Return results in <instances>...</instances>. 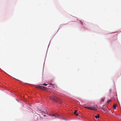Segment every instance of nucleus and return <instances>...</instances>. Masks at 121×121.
I'll return each instance as SVG.
<instances>
[{
	"mask_svg": "<svg viewBox=\"0 0 121 121\" xmlns=\"http://www.w3.org/2000/svg\"><path fill=\"white\" fill-rule=\"evenodd\" d=\"M37 87L40 89H43V90H45L46 89V87H44L43 86H37Z\"/></svg>",
	"mask_w": 121,
	"mask_h": 121,
	"instance_id": "obj_4",
	"label": "nucleus"
},
{
	"mask_svg": "<svg viewBox=\"0 0 121 121\" xmlns=\"http://www.w3.org/2000/svg\"><path fill=\"white\" fill-rule=\"evenodd\" d=\"M77 112V111L76 110L74 112V114H76V116H78V113H76Z\"/></svg>",
	"mask_w": 121,
	"mask_h": 121,
	"instance_id": "obj_7",
	"label": "nucleus"
},
{
	"mask_svg": "<svg viewBox=\"0 0 121 121\" xmlns=\"http://www.w3.org/2000/svg\"><path fill=\"white\" fill-rule=\"evenodd\" d=\"M50 99L51 100L55 101L57 103L60 104L62 103L60 102V99L54 96H53L52 97H51Z\"/></svg>",
	"mask_w": 121,
	"mask_h": 121,
	"instance_id": "obj_1",
	"label": "nucleus"
},
{
	"mask_svg": "<svg viewBox=\"0 0 121 121\" xmlns=\"http://www.w3.org/2000/svg\"><path fill=\"white\" fill-rule=\"evenodd\" d=\"M49 115L50 116H54L55 117H59V116L57 114H53V115H52V114H49Z\"/></svg>",
	"mask_w": 121,
	"mask_h": 121,
	"instance_id": "obj_6",
	"label": "nucleus"
},
{
	"mask_svg": "<svg viewBox=\"0 0 121 121\" xmlns=\"http://www.w3.org/2000/svg\"><path fill=\"white\" fill-rule=\"evenodd\" d=\"M39 111H40L41 113H43V110H40Z\"/></svg>",
	"mask_w": 121,
	"mask_h": 121,
	"instance_id": "obj_11",
	"label": "nucleus"
},
{
	"mask_svg": "<svg viewBox=\"0 0 121 121\" xmlns=\"http://www.w3.org/2000/svg\"><path fill=\"white\" fill-rule=\"evenodd\" d=\"M85 108H86L88 109H92L94 110H97V109L96 108L93 107H85Z\"/></svg>",
	"mask_w": 121,
	"mask_h": 121,
	"instance_id": "obj_3",
	"label": "nucleus"
},
{
	"mask_svg": "<svg viewBox=\"0 0 121 121\" xmlns=\"http://www.w3.org/2000/svg\"><path fill=\"white\" fill-rule=\"evenodd\" d=\"M40 117V115L39 114L35 113L34 115V118L35 120H37L39 119V118Z\"/></svg>",
	"mask_w": 121,
	"mask_h": 121,
	"instance_id": "obj_2",
	"label": "nucleus"
},
{
	"mask_svg": "<svg viewBox=\"0 0 121 121\" xmlns=\"http://www.w3.org/2000/svg\"><path fill=\"white\" fill-rule=\"evenodd\" d=\"M104 98H102L101 100V101H104Z\"/></svg>",
	"mask_w": 121,
	"mask_h": 121,
	"instance_id": "obj_13",
	"label": "nucleus"
},
{
	"mask_svg": "<svg viewBox=\"0 0 121 121\" xmlns=\"http://www.w3.org/2000/svg\"><path fill=\"white\" fill-rule=\"evenodd\" d=\"M47 112H48L46 110L44 109L43 110V113H42V114H45L47 113Z\"/></svg>",
	"mask_w": 121,
	"mask_h": 121,
	"instance_id": "obj_5",
	"label": "nucleus"
},
{
	"mask_svg": "<svg viewBox=\"0 0 121 121\" xmlns=\"http://www.w3.org/2000/svg\"><path fill=\"white\" fill-rule=\"evenodd\" d=\"M95 117L96 119L99 118V115L98 114L97 115L95 116Z\"/></svg>",
	"mask_w": 121,
	"mask_h": 121,
	"instance_id": "obj_8",
	"label": "nucleus"
},
{
	"mask_svg": "<svg viewBox=\"0 0 121 121\" xmlns=\"http://www.w3.org/2000/svg\"><path fill=\"white\" fill-rule=\"evenodd\" d=\"M43 85H45V86H46L47 85V84L45 83H43Z\"/></svg>",
	"mask_w": 121,
	"mask_h": 121,
	"instance_id": "obj_14",
	"label": "nucleus"
},
{
	"mask_svg": "<svg viewBox=\"0 0 121 121\" xmlns=\"http://www.w3.org/2000/svg\"><path fill=\"white\" fill-rule=\"evenodd\" d=\"M111 100H108L107 101V104H109V103H110V102H111Z\"/></svg>",
	"mask_w": 121,
	"mask_h": 121,
	"instance_id": "obj_10",
	"label": "nucleus"
},
{
	"mask_svg": "<svg viewBox=\"0 0 121 121\" xmlns=\"http://www.w3.org/2000/svg\"><path fill=\"white\" fill-rule=\"evenodd\" d=\"M61 119H65V117H61Z\"/></svg>",
	"mask_w": 121,
	"mask_h": 121,
	"instance_id": "obj_12",
	"label": "nucleus"
},
{
	"mask_svg": "<svg viewBox=\"0 0 121 121\" xmlns=\"http://www.w3.org/2000/svg\"><path fill=\"white\" fill-rule=\"evenodd\" d=\"M43 116H45L44 115H43Z\"/></svg>",
	"mask_w": 121,
	"mask_h": 121,
	"instance_id": "obj_15",
	"label": "nucleus"
},
{
	"mask_svg": "<svg viewBox=\"0 0 121 121\" xmlns=\"http://www.w3.org/2000/svg\"><path fill=\"white\" fill-rule=\"evenodd\" d=\"M117 105L116 104H114L113 105V108L114 109H115V108H116V107Z\"/></svg>",
	"mask_w": 121,
	"mask_h": 121,
	"instance_id": "obj_9",
	"label": "nucleus"
}]
</instances>
